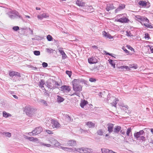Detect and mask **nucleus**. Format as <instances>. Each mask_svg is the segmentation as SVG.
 Instances as JSON below:
<instances>
[{
    "label": "nucleus",
    "mask_w": 153,
    "mask_h": 153,
    "mask_svg": "<svg viewBox=\"0 0 153 153\" xmlns=\"http://www.w3.org/2000/svg\"><path fill=\"white\" fill-rule=\"evenodd\" d=\"M36 109L30 105H27L24 108V111L30 117L36 111Z\"/></svg>",
    "instance_id": "1"
},
{
    "label": "nucleus",
    "mask_w": 153,
    "mask_h": 153,
    "mask_svg": "<svg viewBox=\"0 0 153 153\" xmlns=\"http://www.w3.org/2000/svg\"><path fill=\"white\" fill-rule=\"evenodd\" d=\"M145 132L143 130H140L139 132H135L134 134V137L137 139L142 141H145L146 140V137L144 136Z\"/></svg>",
    "instance_id": "2"
},
{
    "label": "nucleus",
    "mask_w": 153,
    "mask_h": 153,
    "mask_svg": "<svg viewBox=\"0 0 153 153\" xmlns=\"http://www.w3.org/2000/svg\"><path fill=\"white\" fill-rule=\"evenodd\" d=\"M7 14L9 18L11 19H14L17 17L20 18H22L19 13L15 10L10 9L7 13Z\"/></svg>",
    "instance_id": "3"
},
{
    "label": "nucleus",
    "mask_w": 153,
    "mask_h": 153,
    "mask_svg": "<svg viewBox=\"0 0 153 153\" xmlns=\"http://www.w3.org/2000/svg\"><path fill=\"white\" fill-rule=\"evenodd\" d=\"M46 83L47 87L50 89L57 88L59 85L57 82L53 79H48Z\"/></svg>",
    "instance_id": "4"
},
{
    "label": "nucleus",
    "mask_w": 153,
    "mask_h": 153,
    "mask_svg": "<svg viewBox=\"0 0 153 153\" xmlns=\"http://www.w3.org/2000/svg\"><path fill=\"white\" fill-rule=\"evenodd\" d=\"M123 15V14L117 15L116 17L117 18L116 20V21L122 23H127L129 21V19L125 16L120 17H122Z\"/></svg>",
    "instance_id": "5"
},
{
    "label": "nucleus",
    "mask_w": 153,
    "mask_h": 153,
    "mask_svg": "<svg viewBox=\"0 0 153 153\" xmlns=\"http://www.w3.org/2000/svg\"><path fill=\"white\" fill-rule=\"evenodd\" d=\"M135 19L137 21L141 23L142 25L143 24L141 23V22H149V19L145 16H142L140 15L135 16Z\"/></svg>",
    "instance_id": "6"
},
{
    "label": "nucleus",
    "mask_w": 153,
    "mask_h": 153,
    "mask_svg": "<svg viewBox=\"0 0 153 153\" xmlns=\"http://www.w3.org/2000/svg\"><path fill=\"white\" fill-rule=\"evenodd\" d=\"M51 121V126L53 128H57L60 126V124L55 119H51L50 120Z\"/></svg>",
    "instance_id": "7"
},
{
    "label": "nucleus",
    "mask_w": 153,
    "mask_h": 153,
    "mask_svg": "<svg viewBox=\"0 0 153 153\" xmlns=\"http://www.w3.org/2000/svg\"><path fill=\"white\" fill-rule=\"evenodd\" d=\"M92 150L90 149L81 148L77 149V152L80 153H91Z\"/></svg>",
    "instance_id": "8"
},
{
    "label": "nucleus",
    "mask_w": 153,
    "mask_h": 153,
    "mask_svg": "<svg viewBox=\"0 0 153 153\" xmlns=\"http://www.w3.org/2000/svg\"><path fill=\"white\" fill-rule=\"evenodd\" d=\"M61 91L65 93H68L71 90L70 87L69 86L64 85L61 87Z\"/></svg>",
    "instance_id": "9"
},
{
    "label": "nucleus",
    "mask_w": 153,
    "mask_h": 153,
    "mask_svg": "<svg viewBox=\"0 0 153 153\" xmlns=\"http://www.w3.org/2000/svg\"><path fill=\"white\" fill-rule=\"evenodd\" d=\"M9 75L11 77L14 76L21 77L20 74L19 73L14 71H10L9 72Z\"/></svg>",
    "instance_id": "10"
},
{
    "label": "nucleus",
    "mask_w": 153,
    "mask_h": 153,
    "mask_svg": "<svg viewBox=\"0 0 153 153\" xmlns=\"http://www.w3.org/2000/svg\"><path fill=\"white\" fill-rule=\"evenodd\" d=\"M49 17L48 14L44 13L41 14L37 16V17L38 19L40 20H42L43 18H46Z\"/></svg>",
    "instance_id": "11"
},
{
    "label": "nucleus",
    "mask_w": 153,
    "mask_h": 153,
    "mask_svg": "<svg viewBox=\"0 0 153 153\" xmlns=\"http://www.w3.org/2000/svg\"><path fill=\"white\" fill-rule=\"evenodd\" d=\"M88 63L90 64H93L97 62V60L96 57L92 56L88 58Z\"/></svg>",
    "instance_id": "12"
},
{
    "label": "nucleus",
    "mask_w": 153,
    "mask_h": 153,
    "mask_svg": "<svg viewBox=\"0 0 153 153\" xmlns=\"http://www.w3.org/2000/svg\"><path fill=\"white\" fill-rule=\"evenodd\" d=\"M59 52L60 53V54L61 55L63 59H65L67 57V56L66 55L65 52H64L63 48H59L58 49Z\"/></svg>",
    "instance_id": "13"
},
{
    "label": "nucleus",
    "mask_w": 153,
    "mask_h": 153,
    "mask_svg": "<svg viewBox=\"0 0 153 153\" xmlns=\"http://www.w3.org/2000/svg\"><path fill=\"white\" fill-rule=\"evenodd\" d=\"M51 143L56 146H58L60 145V143H59L58 141L53 138H51L50 140Z\"/></svg>",
    "instance_id": "14"
},
{
    "label": "nucleus",
    "mask_w": 153,
    "mask_h": 153,
    "mask_svg": "<svg viewBox=\"0 0 153 153\" xmlns=\"http://www.w3.org/2000/svg\"><path fill=\"white\" fill-rule=\"evenodd\" d=\"M112 100V102H110V104L113 106L115 107H116V105L117 103L119 100L117 98H115V97H112L111 98Z\"/></svg>",
    "instance_id": "15"
},
{
    "label": "nucleus",
    "mask_w": 153,
    "mask_h": 153,
    "mask_svg": "<svg viewBox=\"0 0 153 153\" xmlns=\"http://www.w3.org/2000/svg\"><path fill=\"white\" fill-rule=\"evenodd\" d=\"M114 125L112 123H108V130L109 133H111L113 131Z\"/></svg>",
    "instance_id": "16"
},
{
    "label": "nucleus",
    "mask_w": 153,
    "mask_h": 153,
    "mask_svg": "<svg viewBox=\"0 0 153 153\" xmlns=\"http://www.w3.org/2000/svg\"><path fill=\"white\" fill-rule=\"evenodd\" d=\"M115 8L113 4H110L107 5L106 10L107 11H108L114 9Z\"/></svg>",
    "instance_id": "17"
},
{
    "label": "nucleus",
    "mask_w": 153,
    "mask_h": 153,
    "mask_svg": "<svg viewBox=\"0 0 153 153\" xmlns=\"http://www.w3.org/2000/svg\"><path fill=\"white\" fill-rule=\"evenodd\" d=\"M72 84L73 90L76 92V79H74L72 82Z\"/></svg>",
    "instance_id": "18"
},
{
    "label": "nucleus",
    "mask_w": 153,
    "mask_h": 153,
    "mask_svg": "<svg viewBox=\"0 0 153 153\" xmlns=\"http://www.w3.org/2000/svg\"><path fill=\"white\" fill-rule=\"evenodd\" d=\"M102 35L103 36H104L106 38H108L110 39H111L113 38V37L111 36V35L106 33L105 31H104L102 32Z\"/></svg>",
    "instance_id": "19"
},
{
    "label": "nucleus",
    "mask_w": 153,
    "mask_h": 153,
    "mask_svg": "<svg viewBox=\"0 0 153 153\" xmlns=\"http://www.w3.org/2000/svg\"><path fill=\"white\" fill-rule=\"evenodd\" d=\"M45 84L44 80L43 79H41V80L38 82V85L39 87L41 88L43 90V88H44V85Z\"/></svg>",
    "instance_id": "20"
},
{
    "label": "nucleus",
    "mask_w": 153,
    "mask_h": 153,
    "mask_svg": "<svg viewBox=\"0 0 153 153\" xmlns=\"http://www.w3.org/2000/svg\"><path fill=\"white\" fill-rule=\"evenodd\" d=\"M36 133H33L34 135H37L40 134L42 131V128L41 127H39L36 128Z\"/></svg>",
    "instance_id": "21"
},
{
    "label": "nucleus",
    "mask_w": 153,
    "mask_h": 153,
    "mask_svg": "<svg viewBox=\"0 0 153 153\" xmlns=\"http://www.w3.org/2000/svg\"><path fill=\"white\" fill-rule=\"evenodd\" d=\"M121 129V127L119 126H116L114 129V132L115 133H118Z\"/></svg>",
    "instance_id": "22"
},
{
    "label": "nucleus",
    "mask_w": 153,
    "mask_h": 153,
    "mask_svg": "<svg viewBox=\"0 0 153 153\" xmlns=\"http://www.w3.org/2000/svg\"><path fill=\"white\" fill-rule=\"evenodd\" d=\"M114 96H111V94H108L107 96V98L106 100V101L107 102H111L112 101L111 98Z\"/></svg>",
    "instance_id": "23"
},
{
    "label": "nucleus",
    "mask_w": 153,
    "mask_h": 153,
    "mask_svg": "<svg viewBox=\"0 0 153 153\" xmlns=\"http://www.w3.org/2000/svg\"><path fill=\"white\" fill-rule=\"evenodd\" d=\"M142 7H146L147 4V2L145 1H140L138 3Z\"/></svg>",
    "instance_id": "24"
},
{
    "label": "nucleus",
    "mask_w": 153,
    "mask_h": 153,
    "mask_svg": "<svg viewBox=\"0 0 153 153\" xmlns=\"http://www.w3.org/2000/svg\"><path fill=\"white\" fill-rule=\"evenodd\" d=\"M86 125L88 126L89 128H91L94 127L95 124L89 121L86 123Z\"/></svg>",
    "instance_id": "25"
},
{
    "label": "nucleus",
    "mask_w": 153,
    "mask_h": 153,
    "mask_svg": "<svg viewBox=\"0 0 153 153\" xmlns=\"http://www.w3.org/2000/svg\"><path fill=\"white\" fill-rule=\"evenodd\" d=\"M64 100V99L60 96H57V101L58 103H61Z\"/></svg>",
    "instance_id": "26"
},
{
    "label": "nucleus",
    "mask_w": 153,
    "mask_h": 153,
    "mask_svg": "<svg viewBox=\"0 0 153 153\" xmlns=\"http://www.w3.org/2000/svg\"><path fill=\"white\" fill-rule=\"evenodd\" d=\"M29 140L32 141L36 142L37 143H39V140L37 138H34L33 137H30L29 138Z\"/></svg>",
    "instance_id": "27"
},
{
    "label": "nucleus",
    "mask_w": 153,
    "mask_h": 153,
    "mask_svg": "<svg viewBox=\"0 0 153 153\" xmlns=\"http://www.w3.org/2000/svg\"><path fill=\"white\" fill-rule=\"evenodd\" d=\"M2 114L3 116L5 118H7L9 117H11V114L7 113L4 111L3 112Z\"/></svg>",
    "instance_id": "28"
},
{
    "label": "nucleus",
    "mask_w": 153,
    "mask_h": 153,
    "mask_svg": "<svg viewBox=\"0 0 153 153\" xmlns=\"http://www.w3.org/2000/svg\"><path fill=\"white\" fill-rule=\"evenodd\" d=\"M75 144L76 141L72 140L69 141L67 143V144L68 145L71 146H74Z\"/></svg>",
    "instance_id": "29"
},
{
    "label": "nucleus",
    "mask_w": 153,
    "mask_h": 153,
    "mask_svg": "<svg viewBox=\"0 0 153 153\" xmlns=\"http://www.w3.org/2000/svg\"><path fill=\"white\" fill-rule=\"evenodd\" d=\"M88 103V102L85 100L82 101L80 103V106L82 108H84V106Z\"/></svg>",
    "instance_id": "30"
},
{
    "label": "nucleus",
    "mask_w": 153,
    "mask_h": 153,
    "mask_svg": "<svg viewBox=\"0 0 153 153\" xmlns=\"http://www.w3.org/2000/svg\"><path fill=\"white\" fill-rule=\"evenodd\" d=\"M85 3L82 1L77 0V5L79 6L83 7L85 5Z\"/></svg>",
    "instance_id": "31"
},
{
    "label": "nucleus",
    "mask_w": 153,
    "mask_h": 153,
    "mask_svg": "<svg viewBox=\"0 0 153 153\" xmlns=\"http://www.w3.org/2000/svg\"><path fill=\"white\" fill-rule=\"evenodd\" d=\"M1 133L2 135L8 137H11V133L9 132H3Z\"/></svg>",
    "instance_id": "32"
},
{
    "label": "nucleus",
    "mask_w": 153,
    "mask_h": 153,
    "mask_svg": "<svg viewBox=\"0 0 153 153\" xmlns=\"http://www.w3.org/2000/svg\"><path fill=\"white\" fill-rule=\"evenodd\" d=\"M108 61H109V63L114 68H115V64L114 61L111 59H109Z\"/></svg>",
    "instance_id": "33"
},
{
    "label": "nucleus",
    "mask_w": 153,
    "mask_h": 153,
    "mask_svg": "<svg viewBox=\"0 0 153 153\" xmlns=\"http://www.w3.org/2000/svg\"><path fill=\"white\" fill-rule=\"evenodd\" d=\"M101 150L102 153H109L110 150L105 148L101 149Z\"/></svg>",
    "instance_id": "34"
},
{
    "label": "nucleus",
    "mask_w": 153,
    "mask_h": 153,
    "mask_svg": "<svg viewBox=\"0 0 153 153\" xmlns=\"http://www.w3.org/2000/svg\"><path fill=\"white\" fill-rule=\"evenodd\" d=\"M47 39L48 41H52L53 39L51 35H48L47 36Z\"/></svg>",
    "instance_id": "35"
},
{
    "label": "nucleus",
    "mask_w": 153,
    "mask_h": 153,
    "mask_svg": "<svg viewBox=\"0 0 153 153\" xmlns=\"http://www.w3.org/2000/svg\"><path fill=\"white\" fill-rule=\"evenodd\" d=\"M39 102L42 103L44 104V105L45 106H47L48 105V104L47 102L44 100H39Z\"/></svg>",
    "instance_id": "36"
},
{
    "label": "nucleus",
    "mask_w": 153,
    "mask_h": 153,
    "mask_svg": "<svg viewBox=\"0 0 153 153\" xmlns=\"http://www.w3.org/2000/svg\"><path fill=\"white\" fill-rule=\"evenodd\" d=\"M119 68H121L122 69H126V70L129 69V68L128 66H123L119 67Z\"/></svg>",
    "instance_id": "37"
},
{
    "label": "nucleus",
    "mask_w": 153,
    "mask_h": 153,
    "mask_svg": "<svg viewBox=\"0 0 153 153\" xmlns=\"http://www.w3.org/2000/svg\"><path fill=\"white\" fill-rule=\"evenodd\" d=\"M131 132V128H128L126 132V134L127 136H130V134Z\"/></svg>",
    "instance_id": "38"
},
{
    "label": "nucleus",
    "mask_w": 153,
    "mask_h": 153,
    "mask_svg": "<svg viewBox=\"0 0 153 153\" xmlns=\"http://www.w3.org/2000/svg\"><path fill=\"white\" fill-rule=\"evenodd\" d=\"M97 133L98 135H103V132L102 129H100L97 131Z\"/></svg>",
    "instance_id": "39"
},
{
    "label": "nucleus",
    "mask_w": 153,
    "mask_h": 153,
    "mask_svg": "<svg viewBox=\"0 0 153 153\" xmlns=\"http://www.w3.org/2000/svg\"><path fill=\"white\" fill-rule=\"evenodd\" d=\"M46 51L48 53H51L53 52L54 50L51 48H46Z\"/></svg>",
    "instance_id": "40"
},
{
    "label": "nucleus",
    "mask_w": 153,
    "mask_h": 153,
    "mask_svg": "<svg viewBox=\"0 0 153 153\" xmlns=\"http://www.w3.org/2000/svg\"><path fill=\"white\" fill-rule=\"evenodd\" d=\"M41 145L45 146L47 147H49L51 146V145L49 144H45L42 142H39Z\"/></svg>",
    "instance_id": "41"
},
{
    "label": "nucleus",
    "mask_w": 153,
    "mask_h": 153,
    "mask_svg": "<svg viewBox=\"0 0 153 153\" xmlns=\"http://www.w3.org/2000/svg\"><path fill=\"white\" fill-rule=\"evenodd\" d=\"M34 54L36 56H39L40 55V52L39 51H35L33 52Z\"/></svg>",
    "instance_id": "42"
},
{
    "label": "nucleus",
    "mask_w": 153,
    "mask_h": 153,
    "mask_svg": "<svg viewBox=\"0 0 153 153\" xmlns=\"http://www.w3.org/2000/svg\"><path fill=\"white\" fill-rule=\"evenodd\" d=\"M13 29L15 31H17L19 30V27L18 26H15L13 27Z\"/></svg>",
    "instance_id": "43"
},
{
    "label": "nucleus",
    "mask_w": 153,
    "mask_h": 153,
    "mask_svg": "<svg viewBox=\"0 0 153 153\" xmlns=\"http://www.w3.org/2000/svg\"><path fill=\"white\" fill-rule=\"evenodd\" d=\"M126 47L128 49L130 50L131 51H134V49L133 48H132L130 45H127Z\"/></svg>",
    "instance_id": "44"
},
{
    "label": "nucleus",
    "mask_w": 153,
    "mask_h": 153,
    "mask_svg": "<svg viewBox=\"0 0 153 153\" xmlns=\"http://www.w3.org/2000/svg\"><path fill=\"white\" fill-rule=\"evenodd\" d=\"M82 90V87L80 85L77 86V91H80Z\"/></svg>",
    "instance_id": "45"
},
{
    "label": "nucleus",
    "mask_w": 153,
    "mask_h": 153,
    "mask_svg": "<svg viewBox=\"0 0 153 153\" xmlns=\"http://www.w3.org/2000/svg\"><path fill=\"white\" fill-rule=\"evenodd\" d=\"M89 80L91 82H95L96 81V79L95 78H91L89 79Z\"/></svg>",
    "instance_id": "46"
},
{
    "label": "nucleus",
    "mask_w": 153,
    "mask_h": 153,
    "mask_svg": "<svg viewBox=\"0 0 153 153\" xmlns=\"http://www.w3.org/2000/svg\"><path fill=\"white\" fill-rule=\"evenodd\" d=\"M66 73L70 77H71V71H66Z\"/></svg>",
    "instance_id": "47"
},
{
    "label": "nucleus",
    "mask_w": 153,
    "mask_h": 153,
    "mask_svg": "<svg viewBox=\"0 0 153 153\" xmlns=\"http://www.w3.org/2000/svg\"><path fill=\"white\" fill-rule=\"evenodd\" d=\"M122 49L126 53H128L127 54H129V52L128 51L125 47H123Z\"/></svg>",
    "instance_id": "48"
},
{
    "label": "nucleus",
    "mask_w": 153,
    "mask_h": 153,
    "mask_svg": "<svg viewBox=\"0 0 153 153\" xmlns=\"http://www.w3.org/2000/svg\"><path fill=\"white\" fill-rule=\"evenodd\" d=\"M144 38L146 39V38L149 39L150 38L149 35L148 33H146L145 34Z\"/></svg>",
    "instance_id": "49"
},
{
    "label": "nucleus",
    "mask_w": 153,
    "mask_h": 153,
    "mask_svg": "<svg viewBox=\"0 0 153 153\" xmlns=\"http://www.w3.org/2000/svg\"><path fill=\"white\" fill-rule=\"evenodd\" d=\"M125 7V5L124 4H123L120 5L119 6V7L122 10Z\"/></svg>",
    "instance_id": "50"
},
{
    "label": "nucleus",
    "mask_w": 153,
    "mask_h": 153,
    "mask_svg": "<svg viewBox=\"0 0 153 153\" xmlns=\"http://www.w3.org/2000/svg\"><path fill=\"white\" fill-rule=\"evenodd\" d=\"M42 65L44 68H45L48 66V64L47 63L43 62L42 64Z\"/></svg>",
    "instance_id": "51"
},
{
    "label": "nucleus",
    "mask_w": 153,
    "mask_h": 153,
    "mask_svg": "<svg viewBox=\"0 0 153 153\" xmlns=\"http://www.w3.org/2000/svg\"><path fill=\"white\" fill-rule=\"evenodd\" d=\"M46 131L48 134H53V133L52 131L49 130H46Z\"/></svg>",
    "instance_id": "52"
},
{
    "label": "nucleus",
    "mask_w": 153,
    "mask_h": 153,
    "mask_svg": "<svg viewBox=\"0 0 153 153\" xmlns=\"http://www.w3.org/2000/svg\"><path fill=\"white\" fill-rule=\"evenodd\" d=\"M126 35L128 36H132V35H131L130 32L126 31Z\"/></svg>",
    "instance_id": "53"
},
{
    "label": "nucleus",
    "mask_w": 153,
    "mask_h": 153,
    "mask_svg": "<svg viewBox=\"0 0 153 153\" xmlns=\"http://www.w3.org/2000/svg\"><path fill=\"white\" fill-rule=\"evenodd\" d=\"M65 117L68 121L71 120V117L70 116L67 115H66Z\"/></svg>",
    "instance_id": "54"
},
{
    "label": "nucleus",
    "mask_w": 153,
    "mask_h": 153,
    "mask_svg": "<svg viewBox=\"0 0 153 153\" xmlns=\"http://www.w3.org/2000/svg\"><path fill=\"white\" fill-rule=\"evenodd\" d=\"M36 128L34 129L32 131V132H31V133H32V135H33V136H35V135H34V134L33 133H36Z\"/></svg>",
    "instance_id": "55"
},
{
    "label": "nucleus",
    "mask_w": 153,
    "mask_h": 153,
    "mask_svg": "<svg viewBox=\"0 0 153 153\" xmlns=\"http://www.w3.org/2000/svg\"><path fill=\"white\" fill-rule=\"evenodd\" d=\"M85 130H83L82 129H80L79 130V132L81 133L83 132H85Z\"/></svg>",
    "instance_id": "56"
},
{
    "label": "nucleus",
    "mask_w": 153,
    "mask_h": 153,
    "mask_svg": "<svg viewBox=\"0 0 153 153\" xmlns=\"http://www.w3.org/2000/svg\"><path fill=\"white\" fill-rule=\"evenodd\" d=\"M122 10L119 7H118L117 8V9H116L115 10V12L116 13H117L118 11H119L121 10Z\"/></svg>",
    "instance_id": "57"
},
{
    "label": "nucleus",
    "mask_w": 153,
    "mask_h": 153,
    "mask_svg": "<svg viewBox=\"0 0 153 153\" xmlns=\"http://www.w3.org/2000/svg\"><path fill=\"white\" fill-rule=\"evenodd\" d=\"M44 90L45 91H44L43 92H45L44 93L45 95L49 96V94L46 91V90L45 88H44Z\"/></svg>",
    "instance_id": "58"
},
{
    "label": "nucleus",
    "mask_w": 153,
    "mask_h": 153,
    "mask_svg": "<svg viewBox=\"0 0 153 153\" xmlns=\"http://www.w3.org/2000/svg\"><path fill=\"white\" fill-rule=\"evenodd\" d=\"M88 9L89 8L90 9V10H89L90 11H93V8L91 6H88Z\"/></svg>",
    "instance_id": "59"
},
{
    "label": "nucleus",
    "mask_w": 153,
    "mask_h": 153,
    "mask_svg": "<svg viewBox=\"0 0 153 153\" xmlns=\"http://www.w3.org/2000/svg\"><path fill=\"white\" fill-rule=\"evenodd\" d=\"M62 149L65 151H68V150L69 149V148H68L67 147H62Z\"/></svg>",
    "instance_id": "60"
},
{
    "label": "nucleus",
    "mask_w": 153,
    "mask_h": 153,
    "mask_svg": "<svg viewBox=\"0 0 153 153\" xmlns=\"http://www.w3.org/2000/svg\"><path fill=\"white\" fill-rule=\"evenodd\" d=\"M146 27L150 28H152V26L151 25H149V24H147Z\"/></svg>",
    "instance_id": "61"
},
{
    "label": "nucleus",
    "mask_w": 153,
    "mask_h": 153,
    "mask_svg": "<svg viewBox=\"0 0 153 153\" xmlns=\"http://www.w3.org/2000/svg\"><path fill=\"white\" fill-rule=\"evenodd\" d=\"M105 54L107 55L112 56V54L111 53H108L106 51H105Z\"/></svg>",
    "instance_id": "62"
},
{
    "label": "nucleus",
    "mask_w": 153,
    "mask_h": 153,
    "mask_svg": "<svg viewBox=\"0 0 153 153\" xmlns=\"http://www.w3.org/2000/svg\"><path fill=\"white\" fill-rule=\"evenodd\" d=\"M92 48L95 49H98V47L96 45H93L92 46Z\"/></svg>",
    "instance_id": "63"
},
{
    "label": "nucleus",
    "mask_w": 153,
    "mask_h": 153,
    "mask_svg": "<svg viewBox=\"0 0 153 153\" xmlns=\"http://www.w3.org/2000/svg\"><path fill=\"white\" fill-rule=\"evenodd\" d=\"M149 46L150 47V49L152 53H153V48L152 46H150L149 45Z\"/></svg>",
    "instance_id": "64"
}]
</instances>
